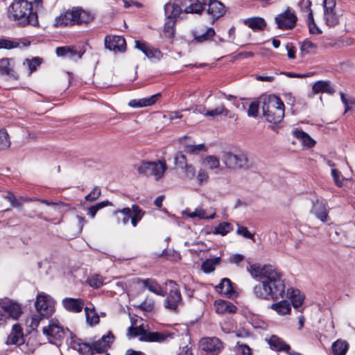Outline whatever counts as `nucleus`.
<instances>
[{"label": "nucleus", "mask_w": 355, "mask_h": 355, "mask_svg": "<svg viewBox=\"0 0 355 355\" xmlns=\"http://www.w3.org/2000/svg\"><path fill=\"white\" fill-rule=\"evenodd\" d=\"M247 270L257 279L258 283L253 288V293L257 298L275 300L283 297L285 284L282 274L272 266H261L252 264Z\"/></svg>", "instance_id": "nucleus-1"}, {"label": "nucleus", "mask_w": 355, "mask_h": 355, "mask_svg": "<svg viewBox=\"0 0 355 355\" xmlns=\"http://www.w3.org/2000/svg\"><path fill=\"white\" fill-rule=\"evenodd\" d=\"M7 15L21 27L36 26L39 24L37 12L33 11V3L27 0H14L8 8Z\"/></svg>", "instance_id": "nucleus-2"}, {"label": "nucleus", "mask_w": 355, "mask_h": 355, "mask_svg": "<svg viewBox=\"0 0 355 355\" xmlns=\"http://www.w3.org/2000/svg\"><path fill=\"white\" fill-rule=\"evenodd\" d=\"M95 15L89 10L73 6L55 17V26H87L94 20Z\"/></svg>", "instance_id": "nucleus-3"}, {"label": "nucleus", "mask_w": 355, "mask_h": 355, "mask_svg": "<svg viewBox=\"0 0 355 355\" xmlns=\"http://www.w3.org/2000/svg\"><path fill=\"white\" fill-rule=\"evenodd\" d=\"M35 306L37 313L32 316L30 324L33 329L38 327L43 318H49L53 315L55 311V301L49 295L41 292L37 295Z\"/></svg>", "instance_id": "nucleus-4"}, {"label": "nucleus", "mask_w": 355, "mask_h": 355, "mask_svg": "<svg viewBox=\"0 0 355 355\" xmlns=\"http://www.w3.org/2000/svg\"><path fill=\"white\" fill-rule=\"evenodd\" d=\"M262 112L268 121L277 123L282 121L284 116V105L279 97L275 95L269 96L263 99Z\"/></svg>", "instance_id": "nucleus-5"}, {"label": "nucleus", "mask_w": 355, "mask_h": 355, "mask_svg": "<svg viewBox=\"0 0 355 355\" xmlns=\"http://www.w3.org/2000/svg\"><path fill=\"white\" fill-rule=\"evenodd\" d=\"M167 170V165L165 160L158 162H144L138 168L140 174L153 175L156 180L162 179Z\"/></svg>", "instance_id": "nucleus-6"}, {"label": "nucleus", "mask_w": 355, "mask_h": 355, "mask_svg": "<svg viewBox=\"0 0 355 355\" xmlns=\"http://www.w3.org/2000/svg\"><path fill=\"white\" fill-rule=\"evenodd\" d=\"M223 162L227 168L231 169H240L248 166V158L243 153L234 154L231 152H225L222 156Z\"/></svg>", "instance_id": "nucleus-7"}, {"label": "nucleus", "mask_w": 355, "mask_h": 355, "mask_svg": "<svg viewBox=\"0 0 355 355\" xmlns=\"http://www.w3.org/2000/svg\"><path fill=\"white\" fill-rule=\"evenodd\" d=\"M297 19V18L294 10L289 7L275 17L277 28L282 30L293 28L296 24Z\"/></svg>", "instance_id": "nucleus-8"}, {"label": "nucleus", "mask_w": 355, "mask_h": 355, "mask_svg": "<svg viewBox=\"0 0 355 355\" xmlns=\"http://www.w3.org/2000/svg\"><path fill=\"white\" fill-rule=\"evenodd\" d=\"M43 334L51 343L62 339L64 336L63 327L57 320H51L49 324L42 329Z\"/></svg>", "instance_id": "nucleus-9"}, {"label": "nucleus", "mask_w": 355, "mask_h": 355, "mask_svg": "<svg viewBox=\"0 0 355 355\" xmlns=\"http://www.w3.org/2000/svg\"><path fill=\"white\" fill-rule=\"evenodd\" d=\"M324 19L326 24L329 26H335L339 23L340 15L336 9V0L324 1Z\"/></svg>", "instance_id": "nucleus-10"}, {"label": "nucleus", "mask_w": 355, "mask_h": 355, "mask_svg": "<svg viewBox=\"0 0 355 355\" xmlns=\"http://www.w3.org/2000/svg\"><path fill=\"white\" fill-rule=\"evenodd\" d=\"M200 347L205 352L204 355H218L223 345L218 338L213 337L202 339Z\"/></svg>", "instance_id": "nucleus-11"}, {"label": "nucleus", "mask_w": 355, "mask_h": 355, "mask_svg": "<svg viewBox=\"0 0 355 355\" xmlns=\"http://www.w3.org/2000/svg\"><path fill=\"white\" fill-rule=\"evenodd\" d=\"M196 112L204 114L205 116L215 119L216 116L223 115L225 116L234 117V114H230V112L225 107L222 103H216V107L213 109L207 110L205 107L196 108Z\"/></svg>", "instance_id": "nucleus-12"}, {"label": "nucleus", "mask_w": 355, "mask_h": 355, "mask_svg": "<svg viewBox=\"0 0 355 355\" xmlns=\"http://www.w3.org/2000/svg\"><path fill=\"white\" fill-rule=\"evenodd\" d=\"M191 0H173L167 3L164 6L165 15L169 16L179 17L184 12L186 7H188Z\"/></svg>", "instance_id": "nucleus-13"}, {"label": "nucleus", "mask_w": 355, "mask_h": 355, "mask_svg": "<svg viewBox=\"0 0 355 355\" xmlns=\"http://www.w3.org/2000/svg\"><path fill=\"white\" fill-rule=\"evenodd\" d=\"M182 215L189 218L198 220H209L216 217V212L213 210H205L201 207H196L193 211L187 208L182 211Z\"/></svg>", "instance_id": "nucleus-14"}, {"label": "nucleus", "mask_w": 355, "mask_h": 355, "mask_svg": "<svg viewBox=\"0 0 355 355\" xmlns=\"http://www.w3.org/2000/svg\"><path fill=\"white\" fill-rule=\"evenodd\" d=\"M135 48L141 51L150 60H160L162 57V52L147 43L140 40L135 41Z\"/></svg>", "instance_id": "nucleus-15"}, {"label": "nucleus", "mask_w": 355, "mask_h": 355, "mask_svg": "<svg viewBox=\"0 0 355 355\" xmlns=\"http://www.w3.org/2000/svg\"><path fill=\"white\" fill-rule=\"evenodd\" d=\"M169 284L172 289L164 302V306L168 309L175 311L181 302V295L180 291L177 289L176 284L174 282L170 281Z\"/></svg>", "instance_id": "nucleus-16"}, {"label": "nucleus", "mask_w": 355, "mask_h": 355, "mask_svg": "<svg viewBox=\"0 0 355 355\" xmlns=\"http://www.w3.org/2000/svg\"><path fill=\"white\" fill-rule=\"evenodd\" d=\"M105 46L110 51L125 52L126 50V42L121 36L109 35L105 39Z\"/></svg>", "instance_id": "nucleus-17"}, {"label": "nucleus", "mask_w": 355, "mask_h": 355, "mask_svg": "<svg viewBox=\"0 0 355 355\" xmlns=\"http://www.w3.org/2000/svg\"><path fill=\"white\" fill-rule=\"evenodd\" d=\"M215 35L213 28L198 27L192 31L194 40L198 43L209 41Z\"/></svg>", "instance_id": "nucleus-18"}, {"label": "nucleus", "mask_w": 355, "mask_h": 355, "mask_svg": "<svg viewBox=\"0 0 355 355\" xmlns=\"http://www.w3.org/2000/svg\"><path fill=\"white\" fill-rule=\"evenodd\" d=\"M0 74L18 79L19 75L15 70V60L12 58L0 59Z\"/></svg>", "instance_id": "nucleus-19"}, {"label": "nucleus", "mask_w": 355, "mask_h": 355, "mask_svg": "<svg viewBox=\"0 0 355 355\" xmlns=\"http://www.w3.org/2000/svg\"><path fill=\"white\" fill-rule=\"evenodd\" d=\"M62 304L67 311L78 313L82 311L85 303L80 298L65 297L62 300Z\"/></svg>", "instance_id": "nucleus-20"}, {"label": "nucleus", "mask_w": 355, "mask_h": 355, "mask_svg": "<svg viewBox=\"0 0 355 355\" xmlns=\"http://www.w3.org/2000/svg\"><path fill=\"white\" fill-rule=\"evenodd\" d=\"M174 334L168 331H148L144 338L145 342L165 343L173 338Z\"/></svg>", "instance_id": "nucleus-21"}, {"label": "nucleus", "mask_w": 355, "mask_h": 355, "mask_svg": "<svg viewBox=\"0 0 355 355\" xmlns=\"http://www.w3.org/2000/svg\"><path fill=\"white\" fill-rule=\"evenodd\" d=\"M25 339L24 337L22 329L18 324H14L10 335L6 341V345H15L20 346L24 344Z\"/></svg>", "instance_id": "nucleus-22"}, {"label": "nucleus", "mask_w": 355, "mask_h": 355, "mask_svg": "<svg viewBox=\"0 0 355 355\" xmlns=\"http://www.w3.org/2000/svg\"><path fill=\"white\" fill-rule=\"evenodd\" d=\"M225 12V6L218 0H214L211 3L207 9V13L211 17L213 22L223 16Z\"/></svg>", "instance_id": "nucleus-23"}, {"label": "nucleus", "mask_w": 355, "mask_h": 355, "mask_svg": "<svg viewBox=\"0 0 355 355\" xmlns=\"http://www.w3.org/2000/svg\"><path fill=\"white\" fill-rule=\"evenodd\" d=\"M114 339V335L111 332H108L93 343L94 351L98 353L106 352L113 343Z\"/></svg>", "instance_id": "nucleus-24"}, {"label": "nucleus", "mask_w": 355, "mask_h": 355, "mask_svg": "<svg viewBox=\"0 0 355 355\" xmlns=\"http://www.w3.org/2000/svg\"><path fill=\"white\" fill-rule=\"evenodd\" d=\"M161 97V94L157 93L150 97L139 99H132L129 101L128 105L132 108H139L150 106L155 104Z\"/></svg>", "instance_id": "nucleus-25"}, {"label": "nucleus", "mask_w": 355, "mask_h": 355, "mask_svg": "<svg viewBox=\"0 0 355 355\" xmlns=\"http://www.w3.org/2000/svg\"><path fill=\"white\" fill-rule=\"evenodd\" d=\"M215 311L218 314L234 313L236 307L229 301L217 300L214 304Z\"/></svg>", "instance_id": "nucleus-26"}, {"label": "nucleus", "mask_w": 355, "mask_h": 355, "mask_svg": "<svg viewBox=\"0 0 355 355\" xmlns=\"http://www.w3.org/2000/svg\"><path fill=\"white\" fill-rule=\"evenodd\" d=\"M58 56L64 57L73 60L81 58L83 53L78 51L73 46H62L56 49Z\"/></svg>", "instance_id": "nucleus-27"}, {"label": "nucleus", "mask_w": 355, "mask_h": 355, "mask_svg": "<svg viewBox=\"0 0 355 355\" xmlns=\"http://www.w3.org/2000/svg\"><path fill=\"white\" fill-rule=\"evenodd\" d=\"M311 212L322 222L324 223L327 221L328 211L324 202L320 200L315 201L313 204Z\"/></svg>", "instance_id": "nucleus-28"}, {"label": "nucleus", "mask_w": 355, "mask_h": 355, "mask_svg": "<svg viewBox=\"0 0 355 355\" xmlns=\"http://www.w3.org/2000/svg\"><path fill=\"white\" fill-rule=\"evenodd\" d=\"M214 0H196L195 3H190L184 9V12L188 14L201 15L205 6H209Z\"/></svg>", "instance_id": "nucleus-29"}, {"label": "nucleus", "mask_w": 355, "mask_h": 355, "mask_svg": "<svg viewBox=\"0 0 355 355\" xmlns=\"http://www.w3.org/2000/svg\"><path fill=\"white\" fill-rule=\"evenodd\" d=\"M113 215L115 217V223L117 225L124 226L127 225L131 216V209L125 207L122 209L114 211Z\"/></svg>", "instance_id": "nucleus-30"}, {"label": "nucleus", "mask_w": 355, "mask_h": 355, "mask_svg": "<svg viewBox=\"0 0 355 355\" xmlns=\"http://www.w3.org/2000/svg\"><path fill=\"white\" fill-rule=\"evenodd\" d=\"M268 343L270 348L275 351H284L288 352V350L290 349V346L282 338L275 335H272L269 338Z\"/></svg>", "instance_id": "nucleus-31"}, {"label": "nucleus", "mask_w": 355, "mask_h": 355, "mask_svg": "<svg viewBox=\"0 0 355 355\" xmlns=\"http://www.w3.org/2000/svg\"><path fill=\"white\" fill-rule=\"evenodd\" d=\"M293 135L299 140L303 146L312 148L315 144V141L307 133L302 130L295 129L293 130Z\"/></svg>", "instance_id": "nucleus-32"}, {"label": "nucleus", "mask_w": 355, "mask_h": 355, "mask_svg": "<svg viewBox=\"0 0 355 355\" xmlns=\"http://www.w3.org/2000/svg\"><path fill=\"white\" fill-rule=\"evenodd\" d=\"M286 297L290 299L294 308L300 306L304 300V296L297 289L288 288L286 291Z\"/></svg>", "instance_id": "nucleus-33"}, {"label": "nucleus", "mask_w": 355, "mask_h": 355, "mask_svg": "<svg viewBox=\"0 0 355 355\" xmlns=\"http://www.w3.org/2000/svg\"><path fill=\"white\" fill-rule=\"evenodd\" d=\"M311 6V3L309 0H307L304 2L305 8L308 12L307 23L309 28V31L311 34H320L322 33V31L314 22L313 12L310 8Z\"/></svg>", "instance_id": "nucleus-34"}, {"label": "nucleus", "mask_w": 355, "mask_h": 355, "mask_svg": "<svg viewBox=\"0 0 355 355\" xmlns=\"http://www.w3.org/2000/svg\"><path fill=\"white\" fill-rule=\"evenodd\" d=\"M313 92L315 94L326 92L329 94H332L335 92L333 87H331L329 81L319 80L315 82L312 87Z\"/></svg>", "instance_id": "nucleus-35"}, {"label": "nucleus", "mask_w": 355, "mask_h": 355, "mask_svg": "<svg viewBox=\"0 0 355 355\" xmlns=\"http://www.w3.org/2000/svg\"><path fill=\"white\" fill-rule=\"evenodd\" d=\"M270 308L281 315H288L291 311V304L287 300H282L274 303L270 306Z\"/></svg>", "instance_id": "nucleus-36"}, {"label": "nucleus", "mask_w": 355, "mask_h": 355, "mask_svg": "<svg viewBox=\"0 0 355 355\" xmlns=\"http://www.w3.org/2000/svg\"><path fill=\"white\" fill-rule=\"evenodd\" d=\"M84 310L86 322L89 326H94L98 324L99 316L96 312L95 308L93 305H91V306H86Z\"/></svg>", "instance_id": "nucleus-37"}, {"label": "nucleus", "mask_w": 355, "mask_h": 355, "mask_svg": "<svg viewBox=\"0 0 355 355\" xmlns=\"http://www.w3.org/2000/svg\"><path fill=\"white\" fill-rule=\"evenodd\" d=\"M143 285L148 288V290L157 295L164 296V292L158 284V283L152 279H146L141 280Z\"/></svg>", "instance_id": "nucleus-38"}, {"label": "nucleus", "mask_w": 355, "mask_h": 355, "mask_svg": "<svg viewBox=\"0 0 355 355\" xmlns=\"http://www.w3.org/2000/svg\"><path fill=\"white\" fill-rule=\"evenodd\" d=\"M348 347L349 345L347 341L341 339H338L331 345L334 355H345Z\"/></svg>", "instance_id": "nucleus-39"}, {"label": "nucleus", "mask_w": 355, "mask_h": 355, "mask_svg": "<svg viewBox=\"0 0 355 355\" xmlns=\"http://www.w3.org/2000/svg\"><path fill=\"white\" fill-rule=\"evenodd\" d=\"M167 19L164 24V34L165 37L171 38L173 37L175 33V19L178 17L175 16H169L168 15H166Z\"/></svg>", "instance_id": "nucleus-40"}, {"label": "nucleus", "mask_w": 355, "mask_h": 355, "mask_svg": "<svg viewBox=\"0 0 355 355\" xmlns=\"http://www.w3.org/2000/svg\"><path fill=\"white\" fill-rule=\"evenodd\" d=\"M216 291L226 296H230L233 293V288L230 280L227 278L221 279L220 283L216 286Z\"/></svg>", "instance_id": "nucleus-41"}, {"label": "nucleus", "mask_w": 355, "mask_h": 355, "mask_svg": "<svg viewBox=\"0 0 355 355\" xmlns=\"http://www.w3.org/2000/svg\"><path fill=\"white\" fill-rule=\"evenodd\" d=\"M244 24L252 30H262L266 26V21L261 17H252L244 20Z\"/></svg>", "instance_id": "nucleus-42"}, {"label": "nucleus", "mask_w": 355, "mask_h": 355, "mask_svg": "<svg viewBox=\"0 0 355 355\" xmlns=\"http://www.w3.org/2000/svg\"><path fill=\"white\" fill-rule=\"evenodd\" d=\"M202 165L210 170L218 169L220 166L219 159L214 155H207L201 161Z\"/></svg>", "instance_id": "nucleus-43"}, {"label": "nucleus", "mask_w": 355, "mask_h": 355, "mask_svg": "<svg viewBox=\"0 0 355 355\" xmlns=\"http://www.w3.org/2000/svg\"><path fill=\"white\" fill-rule=\"evenodd\" d=\"M10 136L6 128L0 129V151L6 150L11 146Z\"/></svg>", "instance_id": "nucleus-44"}, {"label": "nucleus", "mask_w": 355, "mask_h": 355, "mask_svg": "<svg viewBox=\"0 0 355 355\" xmlns=\"http://www.w3.org/2000/svg\"><path fill=\"white\" fill-rule=\"evenodd\" d=\"M148 331L145 330L142 325L138 327L131 326L128 328V334L131 337L139 336V340L144 341V338Z\"/></svg>", "instance_id": "nucleus-45"}, {"label": "nucleus", "mask_w": 355, "mask_h": 355, "mask_svg": "<svg viewBox=\"0 0 355 355\" xmlns=\"http://www.w3.org/2000/svg\"><path fill=\"white\" fill-rule=\"evenodd\" d=\"M131 209V224L133 227H136L138 222L141 219L144 211L136 205H133Z\"/></svg>", "instance_id": "nucleus-46"}, {"label": "nucleus", "mask_w": 355, "mask_h": 355, "mask_svg": "<svg viewBox=\"0 0 355 355\" xmlns=\"http://www.w3.org/2000/svg\"><path fill=\"white\" fill-rule=\"evenodd\" d=\"M317 45L309 40L304 41L300 46L302 55L313 53L315 52Z\"/></svg>", "instance_id": "nucleus-47"}, {"label": "nucleus", "mask_w": 355, "mask_h": 355, "mask_svg": "<svg viewBox=\"0 0 355 355\" xmlns=\"http://www.w3.org/2000/svg\"><path fill=\"white\" fill-rule=\"evenodd\" d=\"M110 205H112V203L108 200L96 203V205L87 208V215L92 218H94L98 210Z\"/></svg>", "instance_id": "nucleus-48"}, {"label": "nucleus", "mask_w": 355, "mask_h": 355, "mask_svg": "<svg viewBox=\"0 0 355 355\" xmlns=\"http://www.w3.org/2000/svg\"><path fill=\"white\" fill-rule=\"evenodd\" d=\"M220 260L219 257L207 259L202 265V270L207 273L214 271L215 266L219 264Z\"/></svg>", "instance_id": "nucleus-49"}, {"label": "nucleus", "mask_w": 355, "mask_h": 355, "mask_svg": "<svg viewBox=\"0 0 355 355\" xmlns=\"http://www.w3.org/2000/svg\"><path fill=\"white\" fill-rule=\"evenodd\" d=\"M80 354V355H93V347L87 343H78L74 344L73 347Z\"/></svg>", "instance_id": "nucleus-50"}, {"label": "nucleus", "mask_w": 355, "mask_h": 355, "mask_svg": "<svg viewBox=\"0 0 355 355\" xmlns=\"http://www.w3.org/2000/svg\"><path fill=\"white\" fill-rule=\"evenodd\" d=\"M196 175V170L193 165L189 164L182 170V178L184 180H192Z\"/></svg>", "instance_id": "nucleus-51"}, {"label": "nucleus", "mask_w": 355, "mask_h": 355, "mask_svg": "<svg viewBox=\"0 0 355 355\" xmlns=\"http://www.w3.org/2000/svg\"><path fill=\"white\" fill-rule=\"evenodd\" d=\"M233 230L232 225L227 222L220 223L214 230V234L225 236L227 233Z\"/></svg>", "instance_id": "nucleus-52"}, {"label": "nucleus", "mask_w": 355, "mask_h": 355, "mask_svg": "<svg viewBox=\"0 0 355 355\" xmlns=\"http://www.w3.org/2000/svg\"><path fill=\"white\" fill-rule=\"evenodd\" d=\"M86 282L91 287L94 288H98L103 284V279L99 275L94 274L87 278Z\"/></svg>", "instance_id": "nucleus-53"}, {"label": "nucleus", "mask_w": 355, "mask_h": 355, "mask_svg": "<svg viewBox=\"0 0 355 355\" xmlns=\"http://www.w3.org/2000/svg\"><path fill=\"white\" fill-rule=\"evenodd\" d=\"M137 307L144 312H152L155 308V302L153 299L146 297Z\"/></svg>", "instance_id": "nucleus-54"}, {"label": "nucleus", "mask_w": 355, "mask_h": 355, "mask_svg": "<svg viewBox=\"0 0 355 355\" xmlns=\"http://www.w3.org/2000/svg\"><path fill=\"white\" fill-rule=\"evenodd\" d=\"M235 355H252V349L245 344L237 342L235 346Z\"/></svg>", "instance_id": "nucleus-55"}, {"label": "nucleus", "mask_w": 355, "mask_h": 355, "mask_svg": "<svg viewBox=\"0 0 355 355\" xmlns=\"http://www.w3.org/2000/svg\"><path fill=\"white\" fill-rule=\"evenodd\" d=\"M42 60L39 58H34L31 60L26 59L24 62V65L26 64L29 69L28 75H31L37 67L41 64Z\"/></svg>", "instance_id": "nucleus-56"}, {"label": "nucleus", "mask_w": 355, "mask_h": 355, "mask_svg": "<svg viewBox=\"0 0 355 355\" xmlns=\"http://www.w3.org/2000/svg\"><path fill=\"white\" fill-rule=\"evenodd\" d=\"M19 46V43L17 41L8 39H0V49H12Z\"/></svg>", "instance_id": "nucleus-57"}, {"label": "nucleus", "mask_w": 355, "mask_h": 355, "mask_svg": "<svg viewBox=\"0 0 355 355\" xmlns=\"http://www.w3.org/2000/svg\"><path fill=\"white\" fill-rule=\"evenodd\" d=\"M197 182L202 185L209 181V175L205 169L200 168L196 175Z\"/></svg>", "instance_id": "nucleus-58"}, {"label": "nucleus", "mask_w": 355, "mask_h": 355, "mask_svg": "<svg viewBox=\"0 0 355 355\" xmlns=\"http://www.w3.org/2000/svg\"><path fill=\"white\" fill-rule=\"evenodd\" d=\"M189 163L186 157L182 153H178L175 157V165L181 171L185 168Z\"/></svg>", "instance_id": "nucleus-59"}, {"label": "nucleus", "mask_w": 355, "mask_h": 355, "mask_svg": "<svg viewBox=\"0 0 355 355\" xmlns=\"http://www.w3.org/2000/svg\"><path fill=\"white\" fill-rule=\"evenodd\" d=\"M331 175L334 178V183L339 187H341L345 178H344L341 174V173L336 168L331 169Z\"/></svg>", "instance_id": "nucleus-60"}, {"label": "nucleus", "mask_w": 355, "mask_h": 355, "mask_svg": "<svg viewBox=\"0 0 355 355\" xmlns=\"http://www.w3.org/2000/svg\"><path fill=\"white\" fill-rule=\"evenodd\" d=\"M340 95L341 101L345 107V113H346L349 110H352V106L355 103V101L354 99H348L343 92H340Z\"/></svg>", "instance_id": "nucleus-61"}, {"label": "nucleus", "mask_w": 355, "mask_h": 355, "mask_svg": "<svg viewBox=\"0 0 355 355\" xmlns=\"http://www.w3.org/2000/svg\"><path fill=\"white\" fill-rule=\"evenodd\" d=\"M100 196H101V189L99 187H96L92 190V191L89 194H87L85 197V199L87 201L93 202V201L97 200Z\"/></svg>", "instance_id": "nucleus-62"}, {"label": "nucleus", "mask_w": 355, "mask_h": 355, "mask_svg": "<svg viewBox=\"0 0 355 355\" xmlns=\"http://www.w3.org/2000/svg\"><path fill=\"white\" fill-rule=\"evenodd\" d=\"M205 150L204 144L189 145L186 146V151L191 154H197L200 151Z\"/></svg>", "instance_id": "nucleus-63"}, {"label": "nucleus", "mask_w": 355, "mask_h": 355, "mask_svg": "<svg viewBox=\"0 0 355 355\" xmlns=\"http://www.w3.org/2000/svg\"><path fill=\"white\" fill-rule=\"evenodd\" d=\"M259 104L257 102H252L248 110V115L249 116L256 117L258 115Z\"/></svg>", "instance_id": "nucleus-64"}]
</instances>
